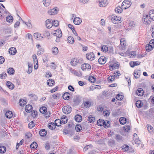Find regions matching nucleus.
<instances>
[{
  "mask_svg": "<svg viewBox=\"0 0 154 154\" xmlns=\"http://www.w3.org/2000/svg\"><path fill=\"white\" fill-rule=\"evenodd\" d=\"M131 0H125L122 3V6L123 9H126L131 6Z\"/></svg>",
  "mask_w": 154,
  "mask_h": 154,
  "instance_id": "obj_1",
  "label": "nucleus"
},
{
  "mask_svg": "<svg viewBox=\"0 0 154 154\" xmlns=\"http://www.w3.org/2000/svg\"><path fill=\"white\" fill-rule=\"evenodd\" d=\"M81 68L83 71H85L86 70L90 71L91 69V66L88 63H85L81 65Z\"/></svg>",
  "mask_w": 154,
  "mask_h": 154,
  "instance_id": "obj_2",
  "label": "nucleus"
},
{
  "mask_svg": "<svg viewBox=\"0 0 154 154\" xmlns=\"http://www.w3.org/2000/svg\"><path fill=\"white\" fill-rule=\"evenodd\" d=\"M72 110L71 107L68 105L64 106L62 109L63 111L66 114L70 113Z\"/></svg>",
  "mask_w": 154,
  "mask_h": 154,
  "instance_id": "obj_3",
  "label": "nucleus"
},
{
  "mask_svg": "<svg viewBox=\"0 0 154 154\" xmlns=\"http://www.w3.org/2000/svg\"><path fill=\"white\" fill-rule=\"evenodd\" d=\"M81 101V97L79 96H76L73 99L74 105L75 106L78 105Z\"/></svg>",
  "mask_w": 154,
  "mask_h": 154,
  "instance_id": "obj_4",
  "label": "nucleus"
},
{
  "mask_svg": "<svg viewBox=\"0 0 154 154\" xmlns=\"http://www.w3.org/2000/svg\"><path fill=\"white\" fill-rule=\"evenodd\" d=\"M143 20L144 23L146 24H149L151 23V20L150 19L148 15H146L143 16Z\"/></svg>",
  "mask_w": 154,
  "mask_h": 154,
  "instance_id": "obj_5",
  "label": "nucleus"
},
{
  "mask_svg": "<svg viewBox=\"0 0 154 154\" xmlns=\"http://www.w3.org/2000/svg\"><path fill=\"white\" fill-rule=\"evenodd\" d=\"M32 58L33 59L34 63V68L35 69H38V63L37 58L35 54H33L32 55Z\"/></svg>",
  "mask_w": 154,
  "mask_h": 154,
  "instance_id": "obj_6",
  "label": "nucleus"
},
{
  "mask_svg": "<svg viewBox=\"0 0 154 154\" xmlns=\"http://www.w3.org/2000/svg\"><path fill=\"white\" fill-rule=\"evenodd\" d=\"M94 54L92 52H90L89 54H86V57L87 59L90 60H92L94 59Z\"/></svg>",
  "mask_w": 154,
  "mask_h": 154,
  "instance_id": "obj_7",
  "label": "nucleus"
},
{
  "mask_svg": "<svg viewBox=\"0 0 154 154\" xmlns=\"http://www.w3.org/2000/svg\"><path fill=\"white\" fill-rule=\"evenodd\" d=\"M58 11L57 8L55 7L49 10L48 11V13L50 15H55L57 14Z\"/></svg>",
  "mask_w": 154,
  "mask_h": 154,
  "instance_id": "obj_8",
  "label": "nucleus"
},
{
  "mask_svg": "<svg viewBox=\"0 0 154 154\" xmlns=\"http://www.w3.org/2000/svg\"><path fill=\"white\" fill-rule=\"evenodd\" d=\"M55 32L53 33L54 36H56L57 37H61L62 35V33L61 30L60 29H58L55 31Z\"/></svg>",
  "mask_w": 154,
  "mask_h": 154,
  "instance_id": "obj_9",
  "label": "nucleus"
},
{
  "mask_svg": "<svg viewBox=\"0 0 154 154\" xmlns=\"http://www.w3.org/2000/svg\"><path fill=\"white\" fill-rule=\"evenodd\" d=\"M70 72L75 76L80 77L82 76V74L80 72H77L76 70L72 69H69Z\"/></svg>",
  "mask_w": 154,
  "mask_h": 154,
  "instance_id": "obj_10",
  "label": "nucleus"
},
{
  "mask_svg": "<svg viewBox=\"0 0 154 154\" xmlns=\"http://www.w3.org/2000/svg\"><path fill=\"white\" fill-rule=\"evenodd\" d=\"M108 4V2L107 0H100L99 1V5L100 7L106 6Z\"/></svg>",
  "mask_w": 154,
  "mask_h": 154,
  "instance_id": "obj_11",
  "label": "nucleus"
},
{
  "mask_svg": "<svg viewBox=\"0 0 154 154\" xmlns=\"http://www.w3.org/2000/svg\"><path fill=\"white\" fill-rule=\"evenodd\" d=\"M106 58L104 56H101L100 57L98 60V63L101 64H103L106 62Z\"/></svg>",
  "mask_w": 154,
  "mask_h": 154,
  "instance_id": "obj_12",
  "label": "nucleus"
},
{
  "mask_svg": "<svg viewBox=\"0 0 154 154\" xmlns=\"http://www.w3.org/2000/svg\"><path fill=\"white\" fill-rule=\"evenodd\" d=\"M73 22L75 25H79L82 22L81 19L79 17H75L74 19Z\"/></svg>",
  "mask_w": 154,
  "mask_h": 154,
  "instance_id": "obj_13",
  "label": "nucleus"
},
{
  "mask_svg": "<svg viewBox=\"0 0 154 154\" xmlns=\"http://www.w3.org/2000/svg\"><path fill=\"white\" fill-rule=\"evenodd\" d=\"M9 53L12 55H15L17 52L16 49L14 47L10 48L9 50Z\"/></svg>",
  "mask_w": 154,
  "mask_h": 154,
  "instance_id": "obj_14",
  "label": "nucleus"
},
{
  "mask_svg": "<svg viewBox=\"0 0 154 154\" xmlns=\"http://www.w3.org/2000/svg\"><path fill=\"white\" fill-rule=\"evenodd\" d=\"M123 138L122 136L118 134H116L115 137V139L118 142L123 141Z\"/></svg>",
  "mask_w": 154,
  "mask_h": 154,
  "instance_id": "obj_15",
  "label": "nucleus"
},
{
  "mask_svg": "<svg viewBox=\"0 0 154 154\" xmlns=\"http://www.w3.org/2000/svg\"><path fill=\"white\" fill-rule=\"evenodd\" d=\"M41 35V34L39 33H35L34 34V37L35 39L42 40L43 37Z\"/></svg>",
  "mask_w": 154,
  "mask_h": 154,
  "instance_id": "obj_16",
  "label": "nucleus"
},
{
  "mask_svg": "<svg viewBox=\"0 0 154 154\" xmlns=\"http://www.w3.org/2000/svg\"><path fill=\"white\" fill-rule=\"evenodd\" d=\"M6 84L8 87L10 89L12 90L14 88V84L10 82L7 81L6 82Z\"/></svg>",
  "mask_w": 154,
  "mask_h": 154,
  "instance_id": "obj_17",
  "label": "nucleus"
},
{
  "mask_svg": "<svg viewBox=\"0 0 154 154\" xmlns=\"http://www.w3.org/2000/svg\"><path fill=\"white\" fill-rule=\"evenodd\" d=\"M143 90L142 88H138L136 94L139 96H141L143 95Z\"/></svg>",
  "mask_w": 154,
  "mask_h": 154,
  "instance_id": "obj_18",
  "label": "nucleus"
},
{
  "mask_svg": "<svg viewBox=\"0 0 154 154\" xmlns=\"http://www.w3.org/2000/svg\"><path fill=\"white\" fill-rule=\"evenodd\" d=\"M25 110L27 112H30L32 111V107L31 105H28L25 106Z\"/></svg>",
  "mask_w": 154,
  "mask_h": 154,
  "instance_id": "obj_19",
  "label": "nucleus"
},
{
  "mask_svg": "<svg viewBox=\"0 0 154 154\" xmlns=\"http://www.w3.org/2000/svg\"><path fill=\"white\" fill-rule=\"evenodd\" d=\"M47 134V131L45 129H42L39 132V134L40 136L44 137L46 136Z\"/></svg>",
  "mask_w": 154,
  "mask_h": 154,
  "instance_id": "obj_20",
  "label": "nucleus"
},
{
  "mask_svg": "<svg viewBox=\"0 0 154 154\" xmlns=\"http://www.w3.org/2000/svg\"><path fill=\"white\" fill-rule=\"evenodd\" d=\"M140 62L138 61H131L130 62L129 64L132 67H134L136 66L139 65Z\"/></svg>",
  "mask_w": 154,
  "mask_h": 154,
  "instance_id": "obj_21",
  "label": "nucleus"
},
{
  "mask_svg": "<svg viewBox=\"0 0 154 154\" xmlns=\"http://www.w3.org/2000/svg\"><path fill=\"white\" fill-rule=\"evenodd\" d=\"M63 98L65 100H68L70 97V94L67 92L65 93L63 95Z\"/></svg>",
  "mask_w": 154,
  "mask_h": 154,
  "instance_id": "obj_22",
  "label": "nucleus"
},
{
  "mask_svg": "<svg viewBox=\"0 0 154 154\" xmlns=\"http://www.w3.org/2000/svg\"><path fill=\"white\" fill-rule=\"evenodd\" d=\"M55 82L52 79H50L47 80V84L49 86H52L54 85Z\"/></svg>",
  "mask_w": 154,
  "mask_h": 154,
  "instance_id": "obj_23",
  "label": "nucleus"
},
{
  "mask_svg": "<svg viewBox=\"0 0 154 154\" xmlns=\"http://www.w3.org/2000/svg\"><path fill=\"white\" fill-rule=\"evenodd\" d=\"M5 116L7 118H11L13 116L12 112L11 111H7L5 113Z\"/></svg>",
  "mask_w": 154,
  "mask_h": 154,
  "instance_id": "obj_24",
  "label": "nucleus"
},
{
  "mask_svg": "<svg viewBox=\"0 0 154 154\" xmlns=\"http://www.w3.org/2000/svg\"><path fill=\"white\" fill-rule=\"evenodd\" d=\"M84 106L86 108H89L91 105V102L87 100L85 102H83Z\"/></svg>",
  "mask_w": 154,
  "mask_h": 154,
  "instance_id": "obj_25",
  "label": "nucleus"
},
{
  "mask_svg": "<svg viewBox=\"0 0 154 154\" xmlns=\"http://www.w3.org/2000/svg\"><path fill=\"white\" fill-rule=\"evenodd\" d=\"M75 120L77 122H80L82 120V116L79 115H76L75 117Z\"/></svg>",
  "mask_w": 154,
  "mask_h": 154,
  "instance_id": "obj_26",
  "label": "nucleus"
},
{
  "mask_svg": "<svg viewBox=\"0 0 154 154\" xmlns=\"http://www.w3.org/2000/svg\"><path fill=\"white\" fill-rule=\"evenodd\" d=\"M105 121L102 119H100L97 121V124L98 126H102L104 125Z\"/></svg>",
  "mask_w": 154,
  "mask_h": 154,
  "instance_id": "obj_27",
  "label": "nucleus"
},
{
  "mask_svg": "<svg viewBox=\"0 0 154 154\" xmlns=\"http://www.w3.org/2000/svg\"><path fill=\"white\" fill-rule=\"evenodd\" d=\"M120 123L122 125H124L126 122V119L124 117L120 118L119 119Z\"/></svg>",
  "mask_w": 154,
  "mask_h": 154,
  "instance_id": "obj_28",
  "label": "nucleus"
},
{
  "mask_svg": "<svg viewBox=\"0 0 154 154\" xmlns=\"http://www.w3.org/2000/svg\"><path fill=\"white\" fill-rule=\"evenodd\" d=\"M152 45L149 44L147 45L145 47L146 50L147 52H149L152 49Z\"/></svg>",
  "mask_w": 154,
  "mask_h": 154,
  "instance_id": "obj_29",
  "label": "nucleus"
},
{
  "mask_svg": "<svg viewBox=\"0 0 154 154\" xmlns=\"http://www.w3.org/2000/svg\"><path fill=\"white\" fill-rule=\"evenodd\" d=\"M82 127L80 124H77L75 127V129L77 132H80L82 130Z\"/></svg>",
  "mask_w": 154,
  "mask_h": 154,
  "instance_id": "obj_30",
  "label": "nucleus"
},
{
  "mask_svg": "<svg viewBox=\"0 0 154 154\" xmlns=\"http://www.w3.org/2000/svg\"><path fill=\"white\" fill-rule=\"evenodd\" d=\"M29 96L31 99L33 100H36L38 99L37 96L34 94H29Z\"/></svg>",
  "mask_w": 154,
  "mask_h": 154,
  "instance_id": "obj_31",
  "label": "nucleus"
},
{
  "mask_svg": "<svg viewBox=\"0 0 154 154\" xmlns=\"http://www.w3.org/2000/svg\"><path fill=\"white\" fill-rule=\"evenodd\" d=\"M61 123H62L64 124L66 123L68 121L67 118L66 116H63L62 118L60 119Z\"/></svg>",
  "mask_w": 154,
  "mask_h": 154,
  "instance_id": "obj_32",
  "label": "nucleus"
},
{
  "mask_svg": "<svg viewBox=\"0 0 154 154\" xmlns=\"http://www.w3.org/2000/svg\"><path fill=\"white\" fill-rule=\"evenodd\" d=\"M52 53L54 55H57L58 53V48L57 47H54L52 49Z\"/></svg>",
  "mask_w": 154,
  "mask_h": 154,
  "instance_id": "obj_33",
  "label": "nucleus"
},
{
  "mask_svg": "<svg viewBox=\"0 0 154 154\" xmlns=\"http://www.w3.org/2000/svg\"><path fill=\"white\" fill-rule=\"evenodd\" d=\"M47 109L45 106H42L40 108L39 110L41 113L44 114L47 112Z\"/></svg>",
  "mask_w": 154,
  "mask_h": 154,
  "instance_id": "obj_34",
  "label": "nucleus"
},
{
  "mask_svg": "<svg viewBox=\"0 0 154 154\" xmlns=\"http://www.w3.org/2000/svg\"><path fill=\"white\" fill-rule=\"evenodd\" d=\"M54 124L55 126H60L61 124V120L59 119H56L54 121Z\"/></svg>",
  "mask_w": 154,
  "mask_h": 154,
  "instance_id": "obj_35",
  "label": "nucleus"
},
{
  "mask_svg": "<svg viewBox=\"0 0 154 154\" xmlns=\"http://www.w3.org/2000/svg\"><path fill=\"white\" fill-rule=\"evenodd\" d=\"M55 126L54 122H51V123L48 124V127L50 129L53 130L55 128Z\"/></svg>",
  "mask_w": 154,
  "mask_h": 154,
  "instance_id": "obj_36",
  "label": "nucleus"
},
{
  "mask_svg": "<svg viewBox=\"0 0 154 154\" xmlns=\"http://www.w3.org/2000/svg\"><path fill=\"white\" fill-rule=\"evenodd\" d=\"M122 8L120 7H117L115 9V12L118 13H121L122 12Z\"/></svg>",
  "mask_w": 154,
  "mask_h": 154,
  "instance_id": "obj_37",
  "label": "nucleus"
},
{
  "mask_svg": "<svg viewBox=\"0 0 154 154\" xmlns=\"http://www.w3.org/2000/svg\"><path fill=\"white\" fill-rule=\"evenodd\" d=\"M30 146L31 149H35L38 146L37 143L35 142H33L32 143Z\"/></svg>",
  "mask_w": 154,
  "mask_h": 154,
  "instance_id": "obj_38",
  "label": "nucleus"
},
{
  "mask_svg": "<svg viewBox=\"0 0 154 154\" xmlns=\"http://www.w3.org/2000/svg\"><path fill=\"white\" fill-rule=\"evenodd\" d=\"M96 78L93 76H90L89 77V81L92 83H94L96 81Z\"/></svg>",
  "mask_w": 154,
  "mask_h": 154,
  "instance_id": "obj_39",
  "label": "nucleus"
},
{
  "mask_svg": "<svg viewBox=\"0 0 154 154\" xmlns=\"http://www.w3.org/2000/svg\"><path fill=\"white\" fill-rule=\"evenodd\" d=\"M88 120L90 123H93L95 121V117L93 116L90 115L88 117Z\"/></svg>",
  "mask_w": 154,
  "mask_h": 154,
  "instance_id": "obj_40",
  "label": "nucleus"
},
{
  "mask_svg": "<svg viewBox=\"0 0 154 154\" xmlns=\"http://www.w3.org/2000/svg\"><path fill=\"white\" fill-rule=\"evenodd\" d=\"M6 20L7 22L9 23H11L13 22V18L11 16H8L6 17Z\"/></svg>",
  "mask_w": 154,
  "mask_h": 154,
  "instance_id": "obj_41",
  "label": "nucleus"
},
{
  "mask_svg": "<svg viewBox=\"0 0 154 154\" xmlns=\"http://www.w3.org/2000/svg\"><path fill=\"white\" fill-rule=\"evenodd\" d=\"M149 17L150 19L152 20V18L154 17V10H152L149 12Z\"/></svg>",
  "mask_w": 154,
  "mask_h": 154,
  "instance_id": "obj_42",
  "label": "nucleus"
},
{
  "mask_svg": "<svg viewBox=\"0 0 154 154\" xmlns=\"http://www.w3.org/2000/svg\"><path fill=\"white\" fill-rule=\"evenodd\" d=\"M68 42L71 44H73L74 42V40L72 36H69L67 39Z\"/></svg>",
  "mask_w": 154,
  "mask_h": 154,
  "instance_id": "obj_43",
  "label": "nucleus"
},
{
  "mask_svg": "<svg viewBox=\"0 0 154 154\" xmlns=\"http://www.w3.org/2000/svg\"><path fill=\"white\" fill-rule=\"evenodd\" d=\"M136 105L138 108H140L142 106L143 103L140 100H138L136 103Z\"/></svg>",
  "mask_w": 154,
  "mask_h": 154,
  "instance_id": "obj_44",
  "label": "nucleus"
},
{
  "mask_svg": "<svg viewBox=\"0 0 154 154\" xmlns=\"http://www.w3.org/2000/svg\"><path fill=\"white\" fill-rule=\"evenodd\" d=\"M7 72L11 75H13L14 73L15 70L13 68H9L8 69Z\"/></svg>",
  "mask_w": 154,
  "mask_h": 154,
  "instance_id": "obj_45",
  "label": "nucleus"
},
{
  "mask_svg": "<svg viewBox=\"0 0 154 154\" xmlns=\"http://www.w3.org/2000/svg\"><path fill=\"white\" fill-rule=\"evenodd\" d=\"M108 49L109 48L107 47V45H103L102 46L101 49V50L102 51H103L104 52H106L108 51Z\"/></svg>",
  "mask_w": 154,
  "mask_h": 154,
  "instance_id": "obj_46",
  "label": "nucleus"
},
{
  "mask_svg": "<svg viewBox=\"0 0 154 154\" xmlns=\"http://www.w3.org/2000/svg\"><path fill=\"white\" fill-rule=\"evenodd\" d=\"M44 49L43 48H39L37 53V54L38 55H40L44 53Z\"/></svg>",
  "mask_w": 154,
  "mask_h": 154,
  "instance_id": "obj_47",
  "label": "nucleus"
},
{
  "mask_svg": "<svg viewBox=\"0 0 154 154\" xmlns=\"http://www.w3.org/2000/svg\"><path fill=\"white\" fill-rule=\"evenodd\" d=\"M26 102L24 100H20L19 102V105L22 106H24L26 104Z\"/></svg>",
  "mask_w": 154,
  "mask_h": 154,
  "instance_id": "obj_48",
  "label": "nucleus"
},
{
  "mask_svg": "<svg viewBox=\"0 0 154 154\" xmlns=\"http://www.w3.org/2000/svg\"><path fill=\"white\" fill-rule=\"evenodd\" d=\"M147 128L148 131L150 133H152L153 132V128L150 125H147Z\"/></svg>",
  "mask_w": 154,
  "mask_h": 154,
  "instance_id": "obj_49",
  "label": "nucleus"
},
{
  "mask_svg": "<svg viewBox=\"0 0 154 154\" xmlns=\"http://www.w3.org/2000/svg\"><path fill=\"white\" fill-rule=\"evenodd\" d=\"M6 150V147L4 146H0V152L1 153H4Z\"/></svg>",
  "mask_w": 154,
  "mask_h": 154,
  "instance_id": "obj_50",
  "label": "nucleus"
},
{
  "mask_svg": "<svg viewBox=\"0 0 154 154\" xmlns=\"http://www.w3.org/2000/svg\"><path fill=\"white\" fill-rule=\"evenodd\" d=\"M75 63L76 64V65H77L78 64H82V63H83V59L82 58H80L79 59H76V60L75 61Z\"/></svg>",
  "mask_w": 154,
  "mask_h": 154,
  "instance_id": "obj_51",
  "label": "nucleus"
},
{
  "mask_svg": "<svg viewBox=\"0 0 154 154\" xmlns=\"http://www.w3.org/2000/svg\"><path fill=\"white\" fill-rule=\"evenodd\" d=\"M28 70L27 72V73H30L32 72V65H30L29 64V63H28Z\"/></svg>",
  "mask_w": 154,
  "mask_h": 154,
  "instance_id": "obj_52",
  "label": "nucleus"
},
{
  "mask_svg": "<svg viewBox=\"0 0 154 154\" xmlns=\"http://www.w3.org/2000/svg\"><path fill=\"white\" fill-rule=\"evenodd\" d=\"M52 23L53 26L55 27H57L59 25V23L57 20H55L52 21Z\"/></svg>",
  "mask_w": 154,
  "mask_h": 154,
  "instance_id": "obj_53",
  "label": "nucleus"
},
{
  "mask_svg": "<svg viewBox=\"0 0 154 154\" xmlns=\"http://www.w3.org/2000/svg\"><path fill=\"white\" fill-rule=\"evenodd\" d=\"M35 125L33 121H32L29 123L28 124V127L29 128L32 129L34 127Z\"/></svg>",
  "mask_w": 154,
  "mask_h": 154,
  "instance_id": "obj_54",
  "label": "nucleus"
},
{
  "mask_svg": "<svg viewBox=\"0 0 154 154\" xmlns=\"http://www.w3.org/2000/svg\"><path fill=\"white\" fill-rule=\"evenodd\" d=\"M111 21H112L114 23H118L117 22V21L116 16H114L113 17H112L111 18Z\"/></svg>",
  "mask_w": 154,
  "mask_h": 154,
  "instance_id": "obj_55",
  "label": "nucleus"
},
{
  "mask_svg": "<svg viewBox=\"0 0 154 154\" xmlns=\"http://www.w3.org/2000/svg\"><path fill=\"white\" fill-rule=\"evenodd\" d=\"M134 22L133 21H131L128 24V26L131 28L132 27H134L135 26Z\"/></svg>",
  "mask_w": 154,
  "mask_h": 154,
  "instance_id": "obj_56",
  "label": "nucleus"
},
{
  "mask_svg": "<svg viewBox=\"0 0 154 154\" xmlns=\"http://www.w3.org/2000/svg\"><path fill=\"white\" fill-rule=\"evenodd\" d=\"M7 76V74L6 73L3 72L0 75V78L1 79H5Z\"/></svg>",
  "mask_w": 154,
  "mask_h": 154,
  "instance_id": "obj_57",
  "label": "nucleus"
},
{
  "mask_svg": "<svg viewBox=\"0 0 154 154\" xmlns=\"http://www.w3.org/2000/svg\"><path fill=\"white\" fill-rule=\"evenodd\" d=\"M115 79V78L113 75L110 76L108 77V80L110 82H112Z\"/></svg>",
  "mask_w": 154,
  "mask_h": 154,
  "instance_id": "obj_58",
  "label": "nucleus"
},
{
  "mask_svg": "<svg viewBox=\"0 0 154 154\" xmlns=\"http://www.w3.org/2000/svg\"><path fill=\"white\" fill-rule=\"evenodd\" d=\"M115 143V142L114 140L110 141L108 142V145L111 147L112 146L114 145Z\"/></svg>",
  "mask_w": 154,
  "mask_h": 154,
  "instance_id": "obj_59",
  "label": "nucleus"
},
{
  "mask_svg": "<svg viewBox=\"0 0 154 154\" xmlns=\"http://www.w3.org/2000/svg\"><path fill=\"white\" fill-rule=\"evenodd\" d=\"M92 146V145H87L86 146H85L84 147V151H86L89 148H91V147Z\"/></svg>",
  "mask_w": 154,
  "mask_h": 154,
  "instance_id": "obj_60",
  "label": "nucleus"
},
{
  "mask_svg": "<svg viewBox=\"0 0 154 154\" xmlns=\"http://www.w3.org/2000/svg\"><path fill=\"white\" fill-rule=\"evenodd\" d=\"M116 99L118 100H121L123 98V96L119 94H117Z\"/></svg>",
  "mask_w": 154,
  "mask_h": 154,
  "instance_id": "obj_61",
  "label": "nucleus"
},
{
  "mask_svg": "<svg viewBox=\"0 0 154 154\" xmlns=\"http://www.w3.org/2000/svg\"><path fill=\"white\" fill-rule=\"evenodd\" d=\"M134 77L136 78H138L140 77V75L139 73L137 72H135V71H134Z\"/></svg>",
  "mask_w": 154,
  "mask_h": 154,
  "instance_id": "obj_62",
  "label": "nucleus"
},
{
  "mask_svg": "<svg viewBox=\"0 0 154 154\" xmlns=\"http://www.w3.org/2000/svg\"><path fill=\"white\" fill-rule=\"evenodd\" d=\"M31 116L33 118H36V116H37V113L36 112H35V111H34L33 112H32L31 113Z\"/></svg>",
  "mask_w": 154,
  "mask_h": 154,
  "instance_id": "obj_63",
  "label": "nucleus"
},
{
  "mask_svg": "<svg viewBox=\"0 0 154 154\" xmlns=\"http://www.w3.org/2000/svg\"><path fill=\"white\" fill-rule=\"evenodd\" d=\"M45 148L47 150H49L50 149V145L49 143H47L45 144Z\"/></svg>",
  "mask_w": 154,
  "mask_h": 154,
  "instance_id": "obj_64",
  "label": "nucleus"
}]
</instances>
